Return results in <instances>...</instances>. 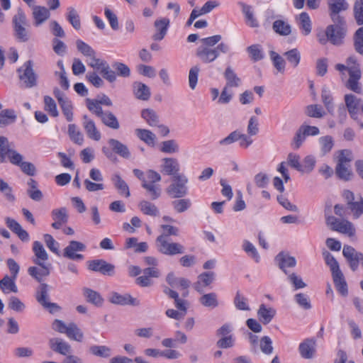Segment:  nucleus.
Listing matches in <instances>:
<instances>
[{
	"label": "nucleus",
	"mask_w": 363,
	"mask_h": 363,
	"mask_svg": "<svg viewBox=\"0 0 363 363\" xmlns=\"http://www.w3.org/2000/svg\"><path fill=\"white\" fill-rule=\"evenodd\" d=\"M163 170L168 175H172L174 178V175H180L179 164L177 159L174 158H165L164 159Z\"/></svg>",
	"instance_id": "34"
},
{
	"label": "nucleus",
	"mask_w": 363,
	"mask_h": 363,
	"mask_svg": "<svg viewBox=\"0 0 363 363\" xmlns=\"http://www.w3.org/2000/svg\"><path fill=\"white\" fill-rule=\"evenodd\" d=\"M274 261L279 268L285 274L289 273L287 268H294L296 266V259L294 257L291 256L289 252L281 251L279 252L274 257Z\"/></svg>",
	"instance_id": "17"
},
{
	"label": "nucleus",
	"mask_w": 363,
	"mask_h": 363,
	"mask_svg": "<svg viewBox=\"0 0 363 363\" xmlns=\"http://www.w3.org/2000/svg\"><path fill=\"white\" fill-rule=\"evenodd\" d=\"M169 23V19L167 18H162L155 21L154 26L157 30V33L152 35L154 40L160 41L164 39L167 33Z\"/></svg>",
	"instance_id": "22"
},
{
	"label": "nucleus",
	"mask_w": 363,
	"mask_h": 363,
	"mask_svg": "<svg viewBox=\"0 0 363 363\" xmlns=\"http://www.w3.org/2000/svg\"><path fill=\"white\" fill-rule=\"evenodd\" d=\"M100 119L103 124L111 129L118 130L120 128V124L116 116L111 111H105Z\"/></svg>",
	"instance_id": "41"
},
{
	"label": "nucleus",
	"mask_w": 363,
	"mask_h": 363,
	"mask_svg": "<svg viewBox=\"0 0 363 363\" xmlns=\"http://www.w3.org/2000/svg\"><path fill=\"white\" fill-rule=\"evenodd\" d=\"M352 159L351 150L345 149L340 151L335 173L340 179L345 181L350 179L352 176L350 162Z\"/></svg>",
	"instance_id": "3"
},
{
	"label": "nucleus",
	"mask_w": 363,
	"mask_h": 363,
	"mask_svg": "<svg viewBox=\"0 0 363 363\" xmlns=\"http://www.w3.org/2000/svg\"><path fill=\"white\" fill-rule=\"evenodd\" d=\"M284 56L286 57L287 61L293 67H296L300 63L301 53L297 48H294L285 52Z\"/></svg>",
	"instance_id": "53"
},
{
	"label": "nucleus",
	"mask_w": 363,
	"mask_h": 363,
	"mask_svg": "<svg viewBox=\"0 0 363 363\" xmlns=\"http://www.w3.org/2000/svg\"><path fill=\"white\" fill-rule=\"evenodd\" d=\"M16 163H11L13 165L20 167L21 170L28 176H34L36 173L35 165L29 162H23V156L20 154V159L17 160Z\"/></svg>",
	"instance_id": "46"
},
{
	"label": "nucleus",
	"mask_w": 363,
	"mask_h": 363,
	"mask_svg": "<svg viewBox=\"0 0 363 363\" xmlns=\"http://www.w3.org/2000/svg\"><path fill=\"white\" fill-rule=\"evenodd\" d=\"M91 354L96 357L108 358L111 355V349L106 345H92L89 347Z\"/></svg>",
	"instance_id": "48"
},
{
	"label": "nucleus",
	"mask_w": 363,
	"mask_h": 363,
	"mask_svg": "<svg viewBox=\"0 0 363 363\" xmlns=\"http://www.w3.org/2000/svg\"><path fill=\"white\" fill-rule=\"evenodd\" d=\"M12 27L13 36L18 42L26 43L30 40V23L25 12L21 8L18 9L16 13L12 18Z\"/></svg>",
	"instance_id": "2"
},
{
	"label": "nucleus",
	"mask_w": 363,
	"mask_h": 363,
	"mask_svg": "<svg viewBox=\"0 0 363 363\" xmlns=\"http://www.w3.org/2000/svg\"><path fill=\"white\" fill-rule=\"evenodd\" d=\"M33 62L28 60L17 69L18 78L23 88H32L37 85V74L33 70Z\"/></svg>",
	"instance_id": "5"
},
{
	"label": "nucleus",
	"mask_w": 363,
	"mask_h": 363,
	"mask_svg": "<svg viewBox=\"0 0 363 363\" xmlns=\"http://www.w3.org/2000/svg\"><path fill=\"white\" fill-rule=\"evenodd\" d=\"M222 36L215 35L200 40L201 44L196 50V56L205 64H209L217 60L220 54H228L230 50L228 44L220 41Z\"/></svg>",
	"instance_id": "1"
},
{
	"label": "nucleus",
	"mask_w": 363,
	"mask_h": 363,
	"mask_svg": "<svg viewBox=\"0 0 363 363\" xmlns=\"http://www.w3.org/2000/svg\"><path fill=\"white\" fill-rule=\"evenodd\" d=\"M346 33L345 22L342 23H334L326 28V35L329 41L333 45H340Z\"/></svg>",
	"instance_id": "12"
},
{
	"label": "nucleus",
	"mask_w": 363,
	"mask_h": 363,
	"mask_svg": "<svg viewBox=\"0 0 363 363\" xmlns=\"http://www.w3.org/2000/svg\"><path fill=\"white\" fill-rule=\"evenodd\" d=\"M133 93L140 100L147 101L150 99L151 93L150 88L140 82H135L133 84Z\"/></svg>",
	"instance_id": "29"
},
{
	"label": "nucleus",
	"mask_w": 363,
	"mask_h": 363,
	"mask_svg": "<svg viewBox=\"0 0 363 363\" xmlns=\"http://www.w3.org/2000/svg\"><path fill=\"white\" fill-rule=\"evenodd\" d=\"M140 211L148 216H156L159 214L157 206L147 201H142L139 203Z\"/></svg>",
	"instance_id": "54"
},
{
	"label": "nucleus",
	"mask_w": 363,
	"mask_h": 363,
	"mask_svg": "<svg viewBox=\"0 0 363 363\" xmlns=\"http://www.w3.org/2000/svg\"><path fill=\"white\" fill-rule=\"evenodd\" d=\"M108 144L114 152L123 158H129L130 156L128 147L116 139H109Z\"/></svg>",
	"instance_id": "32"
},
{
	"label": "nucleus",
	"mask_w": 363,
	"mask_h": 363,
	"mask_svg": "<svg viewBox=\"0 0 363 363\" xmlns=\"http://www.w3.org/2000/svg\"><path fill=\"white\" fill-rule=\"evenodd\" d=\"M83 294L89 303H91L96 306H100L102 305L104 299L97 291L89 288H84L83 289Z\"/></svg>",
	"instance_id": "37"
},
{
	"label": "nucleus",
	"mask_w": 363,
	"mask_h": 363,
	"mask_svg": "<svg viewBox=\"0 0 363 363\" xmlns=\"http://www.w3.org/2000/svg\"><path fill=\"white\" fill-rule=\"evenodd\" d=\"M52 217L54 221L58 223L59 225L66 224L68 220L67 208L65 207H62L60 208H56L52 210Z\"/></svg>",
	"instance_id": "51"
},
{
	"label": "nucleus",
	"mask_w": 363,
	"mask_h": 363,
	"mask_svg": "<svg viewBox=\"0 0 363 363\" xmlns=\"http://www.w3.org/2000/svg\"><path fill=\"white\" fill-rule=\"evenodd\" d=\"M286 275L288 281L293 286L295 290L303 289L306 286V284L303 281L302 278L297 274L292 272L288 273Z\"/></svg>",
	"instance_id": "60"
},
{
	"label": "nucleus",
	"mask_w": 363,
	"mask_h": 363,
	"mask_svg": "<svg viewBox=\"0 0 363 363\" xmlns=\"http://www.w3.org/2000/svg\"><path fill=\"white\" fill-rule=\"evenodd\" d=\"M188 179L183 175H174L173 182L167 188V194L172 198H182L187 194Z\"/></svg>",
	"instance_id": "7"
},
{
	"label": "nucleus",
	"mask_w": 363,
	"mask_h": 363,
	"mask_svg": "<svg viewBox=\"0 0 363 363\" xmlns=\"http://www.w3.org/2000/svg\"><path fill=\"white\" fill-rule=\"evenodd\" d=\"M342 255L353 272L357 269L359 262H361L363 267V253L356 251L353 247L345 245L342 250Z\"/></svg>",
	"instance_id": "14"
},
{
	"label": "nucleus",
	"mask_w": 363,
	"mask_h": 363,
	"mask_svg": "<svg viewBox=\"0 0 363 363\" xmlns=\"http://www.w3.org/2000/svg\"><path fill=\"white\" fill-rule=\"evenodd\" d=\"M30 8L32 9V16L34 20L33 25L36 27L45 22L50 16L49 9L45 6L33 5Z\"/></svg>",
	"instance_id": "20"
},
{
	"label": "nucleus",
	"mask_w": 363,
	"mask_h": 363,
	"mask_svg": "<svg viewBox=\"0 0 363 363\" xmlns=\"http://www.w3.org/2000/svg\"><path fill=\"white\" fill-rule=\"evenodd\" d=\"M329 16L333 23H345V18L340 15L342 11L348 9L349 4L345 0H327Z\"/></svg>",
	"instance_id": "9"
},
{
	"label": "nucleus",
	"mask_w": 363,
	"mask_h": 363,
	"mask_svg": "<svg viewBox=\"0 0 363 363\" xmlns=\"http://www.w3.org/2000/svg\"><path fill=\"white\" fill-rule=\"evenodd\" d=\"M276 315V310L272 307H267L262 303L257 311L259 320L264 325L269 323Z\"/></svg>",
	"instance_id": "24"
},
{
	"label": "nucleus",
	"mask_w": 363,
	"mask_h": 363,
	"mask_svg": "<svg viewBox=\"0 0 363 363\" xmlns=\"http://www.w3.org/2000/svg\"><path fill=\"white\" fill-rule=\"evenodd\" d=\"M27 184V194L33 201H40L43 199V193L38 189V182L33 179H29Z\"/></svg>",
	"instance_id": "36"
},
{
	"label": "nucleus",
	"mask_w": 363,
	"mask_h": 363,
	"mask_svg": "<svg viewBox=\"0 0 363 363\" xmlns=\"http://www.w3.org/2000/svg\"><path fill=\"white\" fill-rule=\"evenodd\" d=\"M224 77L227 81L225 86L227 87H238L241 82L240 79L237 76L233 68L230 66L226 67L224 72Z\"/></svg>",
	"instance_id": "42"
},
{
	"label": "nucleus",
	"mask_w": 363,
	"mask_h": 363,
	"mask_svg": "<svg viewBox=\"0 0 363 363\" xmlns=\"http://www.w3.org/2000/svg\"><path fill=\"white\" fill-rule=\"evenodd\" d=\"M251 59L255 61H259L264 58V53L261 48V46L258 44H255L249 46L247 48Z\"/></svg>",
	"instance_id": "59"
},
{
	"label": "nucleus",
	"mask_w": 363,
	"mask_h": 363,
	"mask_svg": "<svg viewBox=\"0 0 363 363\" xmlns=\"http://www.w3.org/2000/svg\"><path fill=\"white\" fill-rule=\"evenodd\" d=\"M201 305L208 308H216L218 306L217 294L214 292L203 294L199 298Z\"/></svg>",
	"instance_id": "47"
},
{
	"label": "nucleus",
	"mask_w": 363,
	"mask_h": 363,
	"mask_svg": "<svg viewBox=\"0 0 363 363\" xmlns=\"http://www.w3.org/2000/svg\"><path fill=\"white\" fill-rule=\"evenodd\" d=\"M238 4L241 7L242 11L245 15L247 25L251 28H257L259 26V23L257 18L254 16L252 6L244 2H239Z\"/></svg>",
	"instance_id": "30"
},
{
	"label": "nucleus",
	"mask_w": 363,
	"mask_h": 363,
	"mask_svg": "<svg viewBox=\"0 0 363 363\" xmlns=\"http://www.w3.org/2000/svg\"><path fill=\"white\" fill-rule=\"evenodd\" d=\"M354 47L357 52L363 55V26L358 28L355 32Z\"/></svg>",
	"instance_id": "64"
},
{
	"label": "nucleus",
	"mask_w": 363,
	"mask_h": 363,
	"mask_svg": "<svg viewBox=\"0 0 363 363\" xmlns=\"http://www.w3.org/2000/svg\"><path fill=\"white\" fill-rule=\"evenodd\" d=\"M40 268L37 267H30L28 272L30 276L35 279L38 282L42 281L43 277L48 276L50 274V269L45 264H38Z\"/></svg>",
	"instance_id": "33"
},
{
	"label": "nucleus",
	"mask_w": 363,
	"mask_h": 363,
	"mask_svg": "<svg viewBox=\"0 0 363 363\" xmlns=\"http://www.w3.org/2000/svg\"><path fill=\"white\" fill-rule=\"evenodd\" d=\"M82 126L89 138L96 141L101 139V133L98 130L95 122L87 115L82 116Z\"/></svg>",
	"instance_id": "18"
},
{
	"label": "nucleus",
	"mask_w": 363,
	"mask_h": 363,
	"mask_svg": "<svg viewBox=\"0 0 363 363\" xmlns=\"http://www.w3.org/2000/svg\"><path fill=\"white\" fill-rule=\"evenodd\" d=\"M111 182L118 193L125 198H128L130 195L129 187L127 183L121 178L118 174H115L111 177Z\"/></svg>",
	"instance_id": "27"
},
{
	"label": "nucleus",
	"mask_w": 363,
	"mask_h": 363,
	"mask_svg": "<svg viewBox=\"0 0 363 363\" xmlns=\"http://www.w3.org/2000/svg\"><path fill=\"white\" fill-rule=\"evenodd\" d=\"M76 46L77 50L86 57H93L94 55H96V51L89 45L82 40H77L76 41Z\"/></svg>",
	"instance_id": "58"
},
{
	"label": "nucleus",
	"mask_w": 363,
	"mask_h": 363,
	"mask_svg": "<svg viewBox=\"0 0 363 363\" xmlns=\"http://www.w3.org/2000/svg\"><path fill=\"white\" fill-rule=\"evenodd\" d=\"M86 250V245L79 241L72 240L69 245L64 249L63 257L72 260H82L84 255L78 254L77 252H84Z\"/></svg>",
	"instance_id": "16"
},
{
	"label": "nucleus",
	"mask_w": 363,
	"mask_h": 363,
	"mask_svg": "<svg viewBox=\"0 0 363 363\" xmlns=\"http://www.w3.org/2000/svg\"><path fill=\"white\" fill-rule=\"evenodd\" d=\"M301 356L305 359H311L315 352V340L313 338H306L298 346Z\"/></svg>",
	"instance_id": "21"
},
{
	"label": "nucleus",
	"mask_w": 363,
	"mask_h": 363,
	"mask_svg": "<svg viewBox=\"0 0 363 363\" xmlns=\"http://www.w3.org/2000/svg\"><path fill=\"white\" fill-rule=\"evenodd\" d=\"M360 99L353 94H346L345 96V101L346 107L352 118L357 119V113L358 107L360 105Z\"/></svg>",
	"instance_id": "28"
},
{
	"label": "nucleus",
	"mask_w": 363,
	"mask_h": 363,
	"mask_svg": "<svg viewBox=\"0 0 363 363\" xmlns=\"http://www.w3.org/2000/svg\"><path fill=\"white\" fill-rule=\"evenodd\" d=\"M349 79L347 82V87L357 94L361 93L362 89L359 84V79L361 78V71L359 64L354 57L347 58Z\"/></svg>",
	"instance_id": "4"
},
{
	"label": "nucleus",
	"mask_w": 363,
	"mask_h": 363,
	"mask_svg": "<svg viewBox=\"0 0 363 363\" xmlns=\"http://www.w3.org/2000/svg\"><path fill=\"white\" fill-rule=\"evenodd\" d=\"M354 17L359 26L363 25V0H356L354 5Z\"/></svg>",
	"instance_id": "63"
},
{
	"label": "nucleus",
	"mask_w": 363,
	"mask_h": 363,
	"mask_svg": "<svg viewBox=\"0 0 363 363\" xmlns=\"http://www.w3.org/2000/svg\"><path fill=\"white\" fill-rule=\"evenodd\" d=\"M242 250L247 255L253 259L255 262L258 263L260 260V256L256 247L248 240H244L242 244Z\"/></svg>",
	"instance_id": "56"
},
{
	"label": "nucleus",
	"mask_w": 363,
	"mask_h": 363,
	"mask_svg": "<svg viewBox=\"0 0 363 363\" xmlns=\"http://www.w3.org/2000/svg\"><path fill=\"white\" fill-rule=\"evenodd\" d=\"M135 135L140 140L145 143L147 145H155L156 135L152 131L147 129L137 128L135 130Z\"/></svg>",
	"instance_id": "35"
},
{
	"label": "nucleus",
	"mask_w": 363,
	"mask_h": 363,
	"mask_svg": "<svg viewBox=\"0 0 363 363\" xmlns=\"http://www.w3.org/2000/svg\"><path fill=\"white\" fill-rule=\"evenodd\" d=\"M88 58L87 63L89 67L99 70L102 77L108 82L113 83L116 82V74L106 61L96 58V55Z\"/></svg>",
	"instance_id": "6"
},
{
	"label": "nucleus",
	"mask_w": 363,
	"mask_h": 363,
	"mask_svg": "<svg viewBox=\"0 0 363 363\" xmlns=\"http://www.w3.org/2000/svg\"><path fill=\"white\" fill-rule=\"evenodd\" d=\"M300 28L303 30L304 35H308L311 32V21L308 14L302 12L299 15Z\"/></svg>",
	"instance_id": "57"
},
{
	"label": "nucleus",
	"mask_w": 363,
	"mask_h": 363,
	"mask_svg": "<svg viewBox=\"0 0 363 363\" xmlns=\"http://www.w3.org/2000/svg\"><path fill=\"white\" fill-rule=\"evenodd\" d=\"M332 277L337 291L341 295L347 296L348 294L347 284L341 270L332 272Z\"/></svg>",
	"instance_id": "23"
},
{
	"label": "nucleus",
	"mask_w": 363,
	"mask_h": 363,
	"mask_svg": "<svg viewBox=\"0 0 363 363\" xmlns=\"http://www.w3.org/2000/svg\"><path fill=\"white\" fill-rule=\"evenodd\" d=\"M142 186L146 189L148 196L152 200H156L161 195V189L159 185L148 183L147 181H143Z\"/></svg>",
	"instance_id": "49"
},
{
	"label": "nucleus",
	"mask_w": 363,
	"mask_h": 363,
	"mask_svg": "<svg viewBox=\"0 0 363 363\" xmlns=\"http://www.w3.org/2000/svg\"><path fill=\"white\" fill-rule=\"evenodd\" d=\"M67 133L72 142L80 145H82L84 135L75 124L72 123L68 125Z\"/></svg>",
	"instance_id": "43"
},
{
	"label": "nucleus",
	"mask_w": 363,
	"mask_h": 363,
	"mask_svg": "<svg viewBox=\"0 0 363 363\" xmlns=\"http://www.w3.org/2000/svg\"><path fill=\"white\" fill-rule=\"evenodd\" d=\"M67 19L74 29L79 30L81 28L80 18L74 8H67Z\"/></svg>",
	"instance_id": "52"
},
{
	"label": "nucleus",
	"mask_w": 363,
	"mask_h": 363,
	"mask_svg": "<svg viewBox=\"0 0 363 363\" xmlns=\"http://www.w3.org/2000/svg\"><path fill=\"white\" fill-rule=\"evenodd\" d=\"M50 347L55 351L62 355H67L71 352V346L67 342L60 338H52L50 340Z\"/></svg>",
	"instance_id": "25"
},
{
	"label": "nucleus",
	"mask_w": 363,
	"mask_h": 363,
	"mask_svg": "<svg viewBox=\"0 0 363 363\" xmlns=\"http://www.w3.org/2000/svg\"><path fill=\"white\" fill-rule=\"evenodd\" d=\"M16 115L13 109H4L0 112V126L4 127L14 123Z\"/></svg>",
	"instance_id": "45"
},
{
	"label": "nucleus",
	"mask_w": 363,
	"mask_h": 363,
	"mask_svg": "<svg viewBox=\"0 0 363 363\" xmlns=\"http://www.w3.org/2000/svg\"><path fill=\"white\" fill-rule=\"evenodd\" d=\"M87 268L91 271L99 272L103 275L113 276L115 273V266L102 259L87 262Z\"/></svg>",
	"instance_id": "15"
},
{
	"label": "nucleus",
	"mask_w": 363,
	"mask_h": 363,
	"mask_svg": "<svg viewBox=\"0 0 363 363\" xmlns=\"http://www.w3.org/2000/svg\"><path fill=\"white\" fill-rule=\"evenodd\" d=\"M109 301L113 303L121 306H138L139 301L136 298L132 297L128 294H121L117 292H112L109 297Z\"/></svg>",
	"instance_id": "19"
},
{
	"label": "nucleus",
	"mask_w": 363,
	"mask_h": 363,
	"mask_svg": "<svg viewBox=\"0 0 363 363\" xmlns=\"http://www.w3.org/2000/svg\"><path fill=\"white\" fill-rule=\"evenodd\" d=\"M87 108L99 118L104 114L101 105L98 102V99H86Z\"/></svg>",
	"instance_id": "55"
},
{
	"label": "nucleus",
	"mask_w": 363,
	"mask_h": 363,
	"mask_svg": "<svg viewBox=\"0 0 363 363\" xmlns=\"http://www.w3.org/2000/svg\"><path fill=\"white\" fill-rule=\"evenodd\" d=\"M35 298L37 301L45 308L49 311L50 313L58 311L60 307L55 303H51L49 300V286L45 283H42L38 286Z\"/></svg>",
	"instance_id": "10"
},
{
	"label": "nucleus",
	"mask_w": 363,
	"mask_h": 363,
	"mask_svg": "<svg viewBox=\"0 0 363 363\" xmlns=\"http://www.w3.org/2000/svg\"><path fill=\"white\" fill-rule=\"evenodd\" d=\"M158 250L164 255H174L182 254L184 252V247L177 242H168L165 235H160L157 238Z\"/></svg>",
	"instance_id": "11"
},
{
	"label": "nucleus",
	"mask_w": 363,
	"mask_h": 363,
	"mask_svg": "<svg viewBox=\"0 0 363 363\" xmlns=\"http://www.w3.org/2000/svg\"><path fill=\"white\" fill-rule=\"evenodd\" d=\"M160 150L164 153H175L179 152V145L174 140H168L161 143Z\"/></svg>",
	"instance_id": "61"
},
{
	"label": "nucleus",
	"mask_w": 363,
	"mask_h": 363,
	"mask_svg": "<svg viewBox=\"0 0 363 363\" xmlns=\"http://www.w3.org/2000/svg\"><path fill=\"white\" fill-rule=\"evenodd\" d=\"M33 250L35 257L33 262L35 264H45V262L48 259V255L40 242L35 241L33 242Z\"/></svg>",
	"instance_id": "26"
},
{
	"label": "nucleus",
	"mask_w": 363,
	"mask_h": 363,
	"mask_svg": "<svg viewBox=\"0 0 363 363\" xmlns=\"http://www.w3.org/2000/svg\"><path fill=\"white\" fill-rule=\"evenodd\" d=\"M16 279H13V277H9L6 275L1 280H0V289L1 291L8 294L11 291L17 293L18 288L15 284Z\"/></svg>",
	"instance_id": "39"
},
{
	"label": "nucleus",
	"mask_w": 363,
	"mask_h": 363,
	"mask_svg": "<svg viewBox=\"0 0 363 363\" xmlns=\"http://www.w3.org/2000/svg\"><path fill=\"white\" fill-rule=\"evenodd\" d=\"M65 334L69 339L77 342H82L84 337L83 333L74 323H70L67 325Z\"/></svg>",
	"instance_id": "44"
},
{
	"label": "nucleus",
	"mask_w": 363,
	"mask_h": 363,
	"mask_svg": "<svg viewBox=\"0 0 363 363\" xmlns=\"http://www.w3.org/2000/svg\"><path fill=\"white\" fill-rule=\"evenodd\" d=\"M141 117L151 126L155 127L160 123V118L157 113L151 108H145L141 111Z\"/></svg>",
	"instance_id": "38"
},
{
	"label": "nucleus",
	"mask_w": 363,
	"mask_h": 363,
	"mask_svg": "<svg viewBox=\"0 0 363 363\" xmlns=\"http://www.w3.org/2000/svg\"><path fill=\"white\" fill-rule=\"evenodd\" d=\"M273 30L280 35L286 36L291 33V26L286 21L276 20L272 25Z\"/></svg>",
	"instance_id": "40"
},
{
	"label": "nucleus",
	"mask_w": 363,
	"mask_h": 363,
	"mask_svg": "<svg viewBox=\"0 0 363 363\" xmlns=\"http://www.w3.org/2000/svg\"><path fill=\"white\" fill-rule=\"evenodd\" d=\"M234 304L236 308L240 311H249L250 309L247 303V298L240 291H238L235 294Z\"/></svg>",
	"instance_id": "62"
},
{
	"label": "nucleus",
	"mask_w": 363,
	"mask_h": 363,
	"mask_svg": "<svg viewBox=\"0 0 363 363\" xmlns=\"http://www.w3.org/2000/svg\"><path fill=\"white\" fill-rule=\"evenodd\" d=\"M6 157L11 163H16L17 160L20 159V153L9 148L7 138L0 135V163L6 162Z\"/></svg>",
	"instance_id": "13"
},
{
	"label": "nucleus",
	"mask_w": 363,
	"mask_h": 363,
	"mask_svg": "<svg viewBox=\"0 0 363 363\" xmlns=\"http://www.w3.org/2000/svg\"><path fill=\"white\" fill-rule=\"evenodd\" d=\"M166 281L173 288L180 287L182 289H186L189 287L191 281L186 278L176 277L173 272H170L166 277Z\"/></svg>",
	"instance_id": "31"
},
{
	"label": "nucleus",
	"mask_w": 363,
	"mask_h": 363,
	"mask_svg": "<svg viewBox=\"0 0 363 363\" xmlns=\"http://www.w3.org/2000/svg\"><path fill=\"white\" fill-rule=\"evenodd\" d=\"M112 70L115 72L116 77L127 78L130 75V69L128 65L121 62H114L111 65Z\"/></svg>",
	"instance_id": "50"
},
{
	"label": "nucleus",
	"mask_w": 363,
	"mask_h": 363,
	"mask_svg": "<svg viewBox=\"0 0 363 363\" xmlns=\"http://www.w3.org/2000/svg\"><path fill=\"white\" fill-rule=\"evenodd\" d=\"M334 216H327V225L330 227H352V223L347 219V210L340 204L334 206Z\"/></svg>",
	"instance_id": "8"
}]
</instances>
